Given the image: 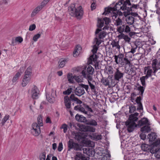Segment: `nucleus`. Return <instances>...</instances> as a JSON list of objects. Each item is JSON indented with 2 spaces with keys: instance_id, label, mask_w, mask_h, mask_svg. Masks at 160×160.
Wrapping results in <instances>:
<instances>
[{
  "instance_id": "obj_29",
  "label": "nucleus",
  "mask_w": 160,
  "mask_h": 160,
  "mask_svg": "<svg viewBox=\"0 0 160 160\" xmlns=\"http://www.w3.org/2000/svg\"><path fill=\"white\" fill-rule=\"evenodd\" d=\"M68 61V59L66 58L62 59H60L58 62V63H59V68H62L63 67Z\"/></svg>"
},
{
  "instance_id": "obj_47",
  "label": "nucleus",
  "mask_w": 160,
  "mask_h": 160,
  "mask_svg": "<svg viewBox=\"0 0 160 160\" xmlns=\"http://www.w3.org/2000/svg\"><path fill=\"white\" fill-rule=\"evenodd\" d=\"M132 47L131 51L129 52L128 53H132L133 54L136 52V50L138 46L134 44L133 46H132Z\"/></svg>"
},
{
  "instance_id": "obj_16",
  "label": "nucleus",
  "mask_w": 160,
  "mask_h": 160,
  "mask_svg": "<svg viewBox=\"0 0 160 160\" xmlns=\"http://www.w3.org/2000/svg\"><path fill=\"white\" fill-rule=\"evenodd\" d=\"M39 92V90L37 87L36 86H34L31 91L32 98L34 99H37L38 98Z\"/></svg>"
},
{
  "instance_id": "obj_50",
  "label": "nucleus",
  "mask_w": 160,
  "mask_h": 160,
  "mask_svg": "<svg viewBox=\"0 0 160 160\" xmlns=\"http://www.w3.org/2000/svg\"><path fill=\"white\" fill-rule=\"evenodd\" d=\"M46 152H43L41 153L39 156L40 160H45L46 158Z\"/></svg>"
},
{
  "instance_id": "obj_53",
  "label": "nucleus",
  "mask_w": 160,
  "mask_h": 160,
  "mask_svg": "<svg viewBox=\"0 0 160 160\" xmlns=\"http://www.w3.org/2000/svg\"><path fill=\"white\" fill-rule=\"evenodd\" d=\"M82 150L83 151V153H85L87 155L88 153V152H89V151L90 150V148L88 147H87L83 148Z\"/></svg>"
},
{
  "instance_id": "obj_25",
  "label": "nucleus",
  "mask_w": 160,
  "mask_h": 160,
  "mask_svg": "<svg viewBox=\"0 0 160 160\" xmlns=\"http://www.w3.org/2000/svg\"><path fill=\"white\" fill-rule=\"evenodd\" d=\"M126 21L128 24L132 25L134 23V18L132 16H126Z\"/></svg>"
},
{
  "instance_id": "obj_60",
  "label": "nucleus",
  "mask_w": 160,
  "mask_h": 160,
  "mask_svg": "<svg viewBox=\"0 0 160 160\" xmlns=\"http://www.w3.org/2000/svg\"><path fill=\"white\" fill-rule=\"evenodd\" d=\"M80 85L82 88H83V89L85 88L87 92H88V90L89 88V86L88 85H86L83 84H81Z\"/></svg>"
},
{
  "instance_id": "obj_2",
  "label": "nucleus",
  "mask_w": 160,
  "mask_h": 160,
  "mask_svg": "<svg viewBox=\"0 0 160 160\" xmlns=\"http://www.w3.org/2000/svg\"><path fill=\"white\" fill-rule=\"evenodd\" d=\"M148 138L149 142H153L152 149L155 156L158 159L160 160V139L157 138V135L154 132H151L148 135Z\"/></svg>"
},
{
  "instance_id": "obj_35",
  "label": "nucleus",
  "mask_w": 160,
  "mask_h": 160,
  "mask_svg": "<svg viewBox=\"0 0 160 160\" xmlns=\"http://www.w3.org/2000/svg\"><path fill=\"white\" fill-rule=\"evenodd\" d=\"M101 82L103 85L106 86H110L109 81L108 79L102 78L101 80Z\"/></svg>"
},
{
  "instance_id": "obj_10",
  "label": "nucleus",
  "mask_w": 160,
  "mask_h": 160,
  "mask_svg": "<svg viewBox=\"0 0 160 160\" xmlns=\"http://www.w3.org/2000/svg\"><path fill=\"white\" fill-rule=\"evenodd\" d=\"M32 127L31 132L32 134L35 136H38L41 132L40 126L37 123L35 122L33 123Z\"/></svg>"
},
{
  "instance_id": "obj_32",
  "label": "nucleus",
  "mask_w": 160,
  "mask_h": 160,
  "mask_svg": "<svg viewBox=\"0 0 160 160\" xmlns=\"http://www.w3.org/2000/svg\"><path fill=\"white\" fill-rule=\"evenodd\" d=\"M141 148L143 151L147 152L149 151L150 146L148 144H143L141 145Z\"/></svg>"
},
{
  "instance_id": "obj_51",
  "label": "nucleus",
  "mask_w": 160,
  "mask_h": 160,
  "mask_svg": "<svg viewBox=\"0 0 160 160\" xmlns=\"http://www.w3.org/2000/svg\"><path fill=\"white\" fill-rule=\"evenodd\" d=\"M144 89L145 88L141 86H139L137 88L138 90L141 92V95L143 94Z\"/></svg>"
},
{
  "instance_id": "obj_40",
  "label": "nucleus",
  "mask_w": 160,
  "mask_h": 160,
  "mask_svg": "<svg viewBox=\"0 0 160 160\" xmlns=\"http://www.w3.org/2000/svg\"><path fill=\"white\" fill-rule=\"evenodd\" d=\"M129 119V120H128V121L135 122V121H137L138 118L135 116L131 114L130 116Z\"/></svg>"
},
{
  "instance_id": "obj_4",
  "label": "nucleus",
  "mask_w": 160,
  "mask_h": 160,
  "mask_svg": "<svg viewBox=\"0 0 160 160\" xmlns=\"http://www.w3.org/2000/svg\"><path fill=\"white\" fill-rule=\"evenodd\" d=\"M69 99L70 101L76 102L77 103L79 104L75 106L74 107L75 110L81 112L85 114H87L88 112L86 111L84 108L80 105L82 103V102L76 97L74 94H71L70 97H69Z\"/></svg>"
},
{
  "instance_id": "obj_59",
  "label": "nucleus",
  "mask_w": 160,
  "mask_h": 160,
  "mask_svg": "<svg viewBox=\"0 0 160 160\" xmlns=\"http://www.w3.org/2000/svg\"><path fill=\"white\" fill-rule=\"evenodd\" d=\"M41 36V35L40 34H38L36 35H35L34 36L33 38V40L35 41L36 42L37 41L38 39Z\"/></svg>"
},
{
  "instance_id": "obj_12",
  "label": "nucleus",
  "mask_w": 160,
  "mask_h": 160,
  "mask_svg": "<svg viewBox=\"0 0 160 160\" xmlns=\"http://www.w3.org/2000/svg\"><path fill=\"white\" fill-rule=\"evenodd\" d=\"M117 31L120 33L123 32L129 33L131 32V28L128 25L123 24L118 27Z\"/></svg>"
},
{
  "instance_id": "obj_27",
  "label": "nucleus",
  "mask_w": 160,
  "mask_h": 160,
  "mask_svg": "<svg viewBox=\"0 0 160 160\" xmlns=\"http://www.w3.org/2000/svg\"><path fill=\"white\" fill-rule=\"evenodd\" d=\"M82 48L80 45H77L75 49L73 52V56L74 57H77L80 53Z\"/></svg>"
},
{
  "instance_id": "obj_9",
  "label": "nucleus",
  "mask_w": 160,
  "mask_h": 160,
  "mask_svg": "<svg viewBox=\"0 0 160 160\" xmlns=\"http://www.w3.org/2000/svg\"><path fill=\"white\" fill-rule=\"evenodd\" d=\"M98 56L96 55H92L89 59V62L90 64L94 66L96 69H100L99 67V62L98 61L97 59Z\"/></svg>"
},
{
  "instance_id": "obj_37",
  "label": "nucleus",
  "mask_w": 160,
  "mask_h": 160,
  "mask_svg": "<svg viewBox=\"0 0 160 160\" xmlns=\"http://www.w3.org/2000/svg\"><path fill=\"white\" fill-rule=\"evenodd\" d=\"M9 116L7 114L5 116L2 118L0 123V124H1L2 126H3L4 125L5 122L9 119Z\"/></svg>"
},
{
  "instance_id": "obj_30",
  "label": "nucleus",
  "mask_w": 160,
  "mask_h": 160,
  "mask_svg": "<svg viewBox=\"0 0 160 160\" xmlns=\"http://www.w3.org/2000/svg\"><path fill=\"white\" fill-rule=\"evenodd\" d=\"M151 129L150 127L147 125H145L141 128V132L144 133H148L150 132L151 131Z\"/></svg>"
},
{
  "instance_id": "obj_31",
  "label": "nucleus",
  "mask_w": 160,
  "mask_h": 160,
  "mask_svg": "<svg viewBox=\"0 0 160 160\" xmlns=\"http://www.w3.org/2000/svg\"><path fill=\"white\" fill-rule=\"evenodd\" d=\"M114 20V24L115 25L117 26V28L118 27H119L120 26H121L122 25V20L119 18H118L116 19L115 20Z\"/></svg>"
},
{
  "instance_id": "obj_45",
  "label": "nucleus",
  "mask_w": 160,
  "mask_h": 160,
  "mask_svg": "<svg viewBox=\"0 0 160 160\" xmlns=\"http://www.w3.org/2000/svg\"><path fill=\"white\" fill-rule=\"evenodd\" d=\"M110 157L111 155L109 153L107 154L102 157L101 160H109Z\"/></svg>"
},
{
  "instance_id": "obj_38",
  "label": "nucleus",
  "mask_w": 160,
  "mask_h": 160,
  "mask_svg": "<svg viewBox=\"0 0 160 160\" xmlns=\"http://www.w3.org/2000/svg\"><path fill=\"white\" fill-rule=\"evenodd\" d=\"M87 72L86 73L92 75L94 71V69L91 66H89L87 69Z\"/></svg>"
},
{
  "instance_id": "obj_62",
  "label": "nucleus",
  "mask_w": 160,
  "mask_h": 160,
  "mask_svg": "<svg viewBox=\"0 0 160 160\" xmlns=\"http://www.w3.org/2000/svg\"><path fill=\"white\" fill-rule=\"evenodd\" d=\"M62 128L63 129L64 132H66L68 129V126L66 124H63L62 126Z\"/></svg>"
},
{
  "instance_id": "obj_26",
  "label": "nucleus",
  "mask_w": 160,
  "mask_h": 160,
  "mask_svg": "<svg viewBox=\"0 0 160 160\" xmlns=\"http://www.w3.org/2000/svg\"><path fill=\"white\" fill-rule=\"evenodd\" d=\"M114 57L115 62L116 64H119V63H120V61L122 60V58H123L124 55L120 53L118 55H115Z\"/></svg>"
},
{
  "instance_id": "obj_22",
  "label": "nucleus",
  "mask_w": 160,
  "mask_h": 160,
  "mask_svg": "<svg viewBox=\"0 0 160 160\" xmlns=\"http://www.w3.org/2000/svg\"><path fill=\"white\" fill-rule=\"evenodd\" d=\"M76 119L78 122H86L87 119L86 118L82 115L77 114L75 117Z\"/></svg>"
},
{
  "instance_id": "obj_55",
  "label": "nucleus",
  "mask_w": 160,
  "mask_h": 160,
  "mask_svg": "<svg viewBox=\"0 0 160 160\" xmlns=\"http://www.w3.org/2000/svg\"><path fill=\"white\" fill-rule=\"evenodd\" d=\"M146 136L147 135L145 133L142 132L140 134V137L141 139L143 140H144L146 138Z\"/></svg>"
},
{
  "instance_id": "obj_49",
  "label": "nucleus",
  "mask_w": 160,
  "mask_h": 160,
  "mask_svg": "<svg viewBox=\"0 0 160 160\" xmlns=\"http://www.w3.org/2000/svg\"><path fill=\"white\" fill-rule=\"evenodd\" d=\"M98 48V47L96 45H94L93 46V49L92 50V51L93 54L92 55H96L95 54L97 52Z\"/></svg>"
},
{
  "instance_id": "obj_24",
  "label": "nucleus",
  "mask_w": 160,
  "mask_h": 160,
  "mask_svg": "<svg viewBox=\"0 0 160 160\" xmlns=\"http://www.w3.org/2000/svg\"><path fill=\"white\" fill-rule=\"evenodd\" d=\"M65 105L67 109H70L71 107V101L69 99V97L67 96L64 98Z\"/></svg>"
},
{
  "instance_id": "obj_58",
  "label": "nucleus",
  "mask_w": 160,
  "mask_h": 160,
  "mask_svg": "<svg viewBox=\"0 0 160 160\" xmlns=\"http://www.w3.org/2000/svg\"><path fill=\"white\" fill-rule=\"evenodd\" d=\"M94 138L96 140H97L101 139L102 136L100 134L95 135L94 136Z\"/></svg>"
},
{
  "instance_id": "obj_36",
  "label": "nucleus",
  "mask_w": 160,
  "mask_h": 160,
  "mask_svg": "<svg viewBox=\"0 0 160 160\" xmlns=\"http://www.w3.org/2000/svg\"><path fill=\"white\" fill-rule=\"evenodd\" d=\"M75 157H76L79 158L82 160H87V159L83 155L81 152H78L76 153Z\"/></svg>"
},
{
  "instance_id": "obj_52",
  "label": "nucleus",
  "mask_w": 160,
  "mask_h": 160,
  "mask_svg": "<svg viewBox=\"0 0 160 160\" xmlns=\"http://www.w3.org/2000/svg\"><path fill=\"white\" fill-rule=\"evenodd\" d=\"M136 107L133 105H132L131 106L129 107V112L130 113L133 112L134 111L136 110Z\"/></svg>"
},
{
  "instance_id": "obj_3",
  "label": "nucleus",
  "mask_w": 160,
  "mask_h": 160,
  "mask_svg": "<svg viewBox=\"0 0 160 160\" xmlns=\"http://www.w3.org/2000/svg\"><path fill=\"white\" fill-rule=\"evenodd\" d=\"M69 14L72 16L76 17L78 19H80L82 16L83 12L81 6L76 8L74 4H72L68 8Z\"/></svg>"
},
{
  "instance_id": "obj_23",
  "label": "nucleus",
  "mask_w": 160,
  "mask_h": 160,
  "mask_svg": "<svg viewBox=\"0 0 160 160\" xmlns=\"http://www.w3.org/2000/svg\"><path fill=\"white\" fill-rule=\"evenodd\" d=\"M148 120L147 118H143L138 121V123L137 124V126L140 127L144 125H146L148 124Z\"/></svg>"
},
{
  "instance_id": "obj_64",
  "label": "nucleus",
  "mask_w": 160,
  "mask_h": 160,
  "mask_svg": "<svg viewBox=\"0 0 160 160\" xmlns=\"http://www.w3.org/2000/svg\"><path fill=\"white\" fill-rule=\"evenodd\" d=\"M36 28V25L33 24L29 26V30L30 31H32L34 30Z\"/></svg>"
},
{
  "instance_id": "obj_7",
  "label": "nucleus",
  "mask_w": 160,
  "mask_h": 160,
  "mask_svg": "<svg viewBox=\"0 0 160 160\" xmlns=\"http://www.w3.org/2000/svg\"><path fill=\"white\" fill-rule=\"evenodd\" d=\"M32 73V68L30 67H28L25 72V75L22 83V87L25 86L30 81V76Z\"/></svg>"
},
{
  "instance_id": "obj_54",
  "label": "nucleus",
  "mask_w": 160,
  "mask_h": 160,
  "mask_svg": "<svg viewBox=\"0 0 160 160\" xmlns=\"http://www.w3.org/2000/svg\"><path fill=\"white\" fill-rule=\"evenodd\" d=\"M94 41L96 42V44L97 46H99L101 43L102 41L101 39L98 40L97 37L95 38Z\"/></svg>"
},
{
  "instance_id": "obj_39",
  "label": "nucleus",
  "mask_w": 160,
  "mask_h": 160,
  "mask_svg": "<svg viewBox=\"0 0 160 160\" xmlns=\"http://www.w3.org/2000/svg\"><path fill=\"white\" fill-rule=\"evenodd\" d=\"M67 78L69 83H72L73 79H74V76H73L72 73H68L67 75Z\"/></svg>"
},
{
  "instance_id": "obj_11",
  "label": "nucleus",
  "mask_w": 160,
  "mask_h": 160,
  "mask_svg": "<svg viewBox=\"0 0 160 160\" xmlns=\"http://www.w3.org/2000/svg\"><path fill=\"white\" fill-rule=\"evenodd\" d=\"M127 2H128L127 3V13H126V12H124V14L125 16L131 13L130 12L134 10H133V9H136L138 6L137 4L135 5L133 4L132 5L129 0H127Z\"/></svg>"
},
{
  "instance_id": "obj_43",
  "label": "nucleus",
  "mask_w": 160,
  "mask_h": 160,
  "mask_svg": "<svg viewBox=\"0 0 160 160\" xmlns=\"http://www.w3.org/2000/svg\"><path fill=\"white\" fill-rule=\"evenodd\" d=\"M106 35V32H101L99 34L98 39H103L105 37Z\"/></svg>"
},
{
  "instance_id": "obj_44",
  "label": "nucleus",
  "mask_w": 160,
  "mask_h": 160,
  "mask_svg": "<svg viewBox=\"0 0 160 160\" xmlns=\"http://www.w3.org/2000/svg\"><path fill=\"white\" fill-rule=\"evenodd\" d=\"M72 88H69L67 90L63 92V94L64 95H68L70 94L72 91Z\"/></svg>"
},
{
  "instance_id": "obj_15",
  "label": "nucleus",
  "mask_w": 160,
  "mask_h": 160,
  "mask_svg": "<svg viewBox=\"0 0 160 160\" xmlns=\"http://www.w3.org/2000/svg\"><path fill=\"white\" fill-rule=\"evenodd\" d=\"M125 125L127 128V130L129 132H132L134 130L135 127H137V125L136 124L135 122H130L127 121L125 123Z\"/></svg>"
},
{
  "instance_id": "obj_56",
  "label": "nucleus",
  "mask_w": 160,
  "mask_h": 160,
  "mask_svg": "<svg viewBox=\"0 0 160 160\" xmlns=\"http://www.w3.org/2000/svg\"><path fill=\"white\" fill-rule=\"evenodd\" d=\"M16 41L17 42L21 43L23 41L22 38L20 37H16L15 38Z\"/></svg>"
},
{
  "instance_id": "obj_21",
  "label": "nucleus",
  "mask_w": 160,
  "mask_h": 160,
  "mask_svg": "<svg viewBox=\"0 0 160 160\" xmlns=\"http://www.w3.org/2000/svg\"><path fill=\"white\" fill-rule=\"evenodd\" d=\"M72 135L74 138L78 141H80L83 138L82 135L80 132H73Z\"/></svg>"
},
{
  "instance_id": "obj_33",
  "label": "nucleus",
  "mask_w": 160,
  "mask_h": 160,
  "mask_svg": "<svg viewBox=\"0 0 160 160\" xmlns=\"http://www.w3.org/2000/svg\"><path fill=\"white\" fill-rule=\"evenodd\" d=\"M112 48L115 47L116 48L119 50L120 48V46L119 44V41H115V40L113 41L111 43Z\"/></svg>"
},
{
  "instance_id": "obj_1",
  "label": "nucleus",
  "mask_w": 160,
  "mask_h": 160,
  "mask_svg": "<svg viewBox=\"0 0 160 160\" xmlns=\"http://www.w3.org/2000/svg\"><path fill=\"white\" fill-rule=\"evenodd\" d=\"M127 0H120L113 8L109 7L105 8V12L103 15H106L110 13V15L113 19H116L118 16L117 12H114L117 11H119L122 10V11H127Z\"/></svg>"
},
{
  "instance_id": "obj_42",
  "label": "nucleus",
  "mask_w": 160,
  "mask_h": 160,
  "mask_svg": "<svg viewBox=\"0 0 160 160\" xmlns=\"http://www.w3.org/2000/svg\"><path fill=\"white\" fill-rule=\"evenodd\" d=\"M38 124L39 126H43L42 118L41 115H39L38 118Z\"/></svg>"
},
{
  "instance_id": "obj_18",
  "label": "nucleus",
  "mask_w": 160,
  "mask_h": 160,
  "mask_svg": "<svg viewBox=\"0 0 160 160\" xmlns=\"http://www.w3.org/2000/svg\"><path fill=\"white\" fill-rule=\"evenodd\" d=\"M56 91L53 89H52V92L51 93V96L52 98H50L49 96V95H46V98L47 100L50 103H53V102L54 99L56 97Z\"/></svg>"
},
{
  "instance_id": "obj_63",
  "label": "nucleus",
  "mask_w": 160,
  "mask_h": 160,
  "mask_svg": "<svg viewBox=\"0 0 160 160\" xmlns=\"http://www.w3.org/2000/svg\"><path fill=\"white\" fill-rule=\"evenodd\" d=\"M63 149L62 144V142H60L58 146V151L61 152Z\"/></svg>"
},
{
  "instance_id": "obj_13",
  "label": "nucleus",
  "mask_w": 160,
  "mask_h": 160,
  "mask_svg": "<svg viewBox=\"0 0 160 160\" xmlns=\"http://www.w3.org/2000/svg\"><path fill=\"white\" fill-rule=\"evenodd\" d=\"M104 22L105 24L108 25L111 22V20L109 18L107 17L104 18L102 19H98L97 26L99 28H101L104 25Z\"/></svg>"
},
{
  "instance_id": "obj_6",
  "label": "nucleus",
  "mask_w": 160,
  "mask_h": 160,
  "mask_svg": "<svg viewBox=\"0 0 160 160\" xmlns=\"http://www.w3.org/2000/svg\"><path fill=\"white\" fill-rule=\"evenodd\" d=\"M81 73L83 77L85 78L88 80L91 91L93 92H96V89L94 84V83H95V82L93 80L92 75L86 73V72L84 70H82Z\"/></svg>"
},
{
  "instance_id": "obj_5",
  "label": "nucleus",
  "mask_w": 160,
  "mask_h": 160,
  "mask_svg": "<svg viewBox=\"0 0 160 160\" xmlns=\"http://www.w3.org/2000/svg\"><path fill=\"white\" fill-rule=\"evenodd\" d=\"M144 72L146 75L140 78V80L141 81L142 84V86H145L146 83L145 80L147 79L149 77L152 76V74H153L154 71L152 69L151 66H147L144 68Z\"/></svg>"
},
{
  "instance_id": "obj_57",
  "label": "nucleus",
  "mask_w": 160,
  "mask_h": 160,
  "mask_svg": "<svg viewBox=\"0 0 160 160\" xmlns=\"http://www.w3.org/2000/svg\"><path fill=\"white\" fill-rule=\"evenodd\" d=\"M50 0H44L41 3V5L40 7H42V8Z\"/></svg>"
},
{
  "instance_id": "obj_8",
  "label": "nucleus",
  "mask_w": 160,
  "mask_h": 160,
  "mask_svg": "<svg viewBox=\"0 0 160 160\" xmlns=\"http://www.w3.org/2000/svg\"><path fill=\"white\" fill-rule=\"evenodd\" d=\"M68 150H70L71 149H73L76 151H81L82 148V146L81 145L77 143L74 142L72 140L70 139L68 143Z\"/></svg>"
},
{
  "instance_id": "obj_19",
  "label": "nucleus",
  "mask_w": 160,
  "mask_h": 160,
  "mask_svg": "<svg viewBox=\"0 0 160 160\" xmlns=\"http://www.w3.org/2000/svg\"><path fill=\"white\" fill-rule=\"evenodd\" d=\"M82 131L84 132H95L96 128L92 126H90L83 125L82 126V128H81Z\"/></svg>"
},
{
  "instance_id": "obj_34",
  "label": "nucleus",
  "mask_w": 160,
  "mask_h": 160,
  "mask_svg": "<svg viewBox=\"0 0 160 160\" xmlns=\"http://www.w3.org/2000/svg\"><path fill=\"white\" fill-rule=\"evenodd\" d=\"M42 9V7H40V6H38L32 11L31 14V17H32L35 16Z\"/></svg>"
},
{
  "instance_id": "obj_46",
  "label": "nucleus",
  "mask_w": 160,
  "mask_h": 160,
  "mask_svg": "<svg viewBox=\"0 0 160 160\" xmlns=\"http://www.w3.org/2000/svg\"><path fill=\"white\" fill-rule=\"evenodd\" d=\"M122 63V66H125L127 65H129L130 64V62L127 58H125Z\"/></svg>"
},
{
  "instance_id": "obj_17",
  "label": "nucleus",
  "mask_w": 160,
  "mask_h": 160,
  "mask_svg": "<svg viewBox=\"0 0 160 160\" xmlns=\"http://www.w3.org/2000/svg\"><path fill=\"white\" fill-rule=\"evenodd\" d=\"M116 72L114 74L115 80L119 81L120 79L122 78L123 76V73L121 72L118 68H117Z\"/></svg>"
},
{
  "instance_id": "obj_41",
  "label": "nucleus",
  "mask_w": 160,
  "mask_h": 160,
  "mask_svg": "<svg viewBox=\"0 0 160 160\" xmlns=\"http://www.w3.org/2000/svg\"><path fill=\"white\" fill-rule=\"evenodd\" d=\"M20 75L21 74L20 72H18L17 73H16L12 79V82L13 83L16 82L18 79L20 77Z\"/></svg>"
},
{
  "instance_id": "obj_48",
  "label": "nucleus",
  "mask_w": 160,
  "mask_h": 160,
  "mask_svg": "<svg viewBox=\"0 0 160 160\" xmlns=\"http://www.w3.org/2000/svg\"><path fill=\"white\" fill-rule=\"evenodd\" d=\"M95 154V151L93 149H90L88 153V155L89 156L93 157L94 156Z\"/></svg>"
},
{
  "instance_id": "obj_20",
  "label": "nucleus",
  "mask_w": 160,
  "mask_h": 160,
  "mask_svg": "<svg viewBox=\"0 0 160 160\" xmlns=\"http://www.w3.org/2000/svg\"><path fill=\"white\" fill-rule=\"evenodd\" d=\"M75 93L76 95L81 96L85 93V91L83 88L81 87H78L75 90Z\"/></svg>"
},
{
  "instance_id": "obj_28",
  "label": "nucleus",
  "mask_w": 160,
  "mask_h": 160,
  "mask_svg": "<svg viewBox=\"0 0 160 160\" xmlns=\"http://www.w3.org/2000/svg\"><path fill=\"white\" fill-rule=\"evenodd\" d=\"M86 124L93 126H96L97 125V122L94 119H90L87 120Z\"/></svg>"
},
{
  "instance_id": "obj_14",
  "label": "nucleus",
  "mask_w": 160,
  "mask_h": 160,
  "mask_svg": "<svg viewBox=\"0 0 160 160\" xmlns=\"http://www.w3.org/2000/svg\"><path fill=\"white\" fill-rule=\"evenodd\" d=\"M151 65V67L154 71V75H155L156 72L160 69V63L158 62L157 59H155L152 60Z\"/></svg>"
},
{
  "instance_id": "obj_61",
  "label": "nucleus",
  "mask_w": 160,
  "mask_h": 160,
  "mask_svg": "<svg viewBox=\"0 0 160 160\" xmlns=\"http://www.w3.org/2000/svg\"><path fill=\"white\" fill-rule=\"evenodd\" d=\"M74 79L78 82H81L82 81V78L79 76H74Z\"/></svg>"
}]
</instances>
